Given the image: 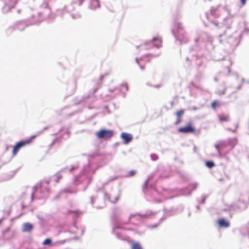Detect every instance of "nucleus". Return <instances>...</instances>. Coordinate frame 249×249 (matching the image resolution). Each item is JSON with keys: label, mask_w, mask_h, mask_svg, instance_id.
<instances>
[{"label": "nucleus", "mask_w": 249, "mask_h": 249, "mask_svg": "<svg viewBox=\"0 0 249 249\" xmlns=\"http://www.w3.org/2000/svg\"><path fill=\"white\" fill-rule=\"evenodd\" d=\"M36 136V135H34L27 139L24 140L17 142L16 144L13 147L12 151L13 155L16 156L21 148L30 144L32 142L33 140L35 139Z\"/></svg>", "instance_id": "f257e3e1"}, {"label": "nucleus", "mask_w": 249, "mask_h": 249, "mask_svg": "<svg viewBox=\"0 0 249 249\" xmlns=\"http://www.w3.org/2000/svg\"><path fill=\"white\" fill-rule=\"evenodd\" d=\"M96 136L99 139H108L112 137L113 132L110 130L101 129L96 133Z\"/></svg>", "instance_id": "f03ea898"}, {"label": "nucleus", "mask_w": 249, "mask_h": 249, "mask_svg": "<svg viewBox=\"0 0 249 249\" xmlns=\"http://www.w3.org/2000/svg\"><path fill=\"white\" fill-rule=\"evenodd\" d=\"M196 131V129L191 122L189 123L186 126L178 129V132L183 134L194 133Z\"/></svg>", "instance_id": "7ed1b4c3"}, {"label": "nucleus", "mask_w": 249, "mask_h": 249, "mask_svg": "<svg viewBox=\"0 0 249 249\" xmlns=\"http://www.w3.org/2000/svg\"><path fill=\"white\" fill-rule=\"evenodd\" d=\"M149 56H151V55L150 54H146L142 56L140 59H136L137 63H138V64L139 65L140 67L142 70H144L145 68V63L150 62V60L149 58Z\"/></svg>", "instance_id": "20e7f679"}, {"label": "nucleus", "mask_w": 249, "mask_h": 249, "mask_svg": "<svg viewBox=\"0 0 249 249\" xmlns=\"http://www.w3.org/2000/svg\"><path fill=\"white\" fill-rule=\"evenodd\" d=\"M121 137L123 139L124 142L126 144L129 143L132 140V136L131 134L123 132L121 135Z\"/></svg>", "instance_id": "39448f33"}, {"label": "nucleus", "mask_w": 249, "mask_h": 249, "mask_svg": "<svg viewBox=\"0 0 249 249\" xmlns=\"http://www.w3.org/2000/svg\"><path fill=\"white\" fill-rule=\"evenodd\" d=\"M217 224L221 228H228L230 226L229 221L223 218H219L217 220Z\"/></svg>", "instance_id": "423d86ee"}, {"label": "nucleus", "mask_w": 249, "mask_h": 249, "mask_svg": "<svg viewBox=\"0 0 249 249\" xmlns=\"http://www.w3.org/2000/svg\"><path fill=\"white\" fill-rule=\"evenodd\" d=\"M152 42L157 48H160L162 45L161 38L159 37H154L152 39Z\"/></svg>", "instance_id": "0eeeda50"}, {"label": "nucleus", "mask_w": 249, "mask_h": 249, "mask_svg": "<svg viewBox=\"0 0 249 249\" xmlns=\"http://www.w3.org/2000/svg\"><path fill=\"white\" fill-rule=\"evenodd\" d=\"M218 118L219 120L221 122H228L229 120V115L225 114V113H222V114H219L218 115Z\"/></svg>", "instance_id": "6e6552de"}, {"label": "nucleus", "mask_w": 249, "mask_h": 249, "mask_svg": "<svg viewBox=\"0 0 249 249\" xmlns=\"http://www.w3.org/2000/svg\"><path fill=\"white\" fill-rule=\"evenodd\" d=\"M33 228V226L32 224L27 223H25L23 226V231L24 232L30 231Z\"/></svg>", "instance_id": "1a4fd4ad"}, {"label": "nucleus", "mask_w": 249, "mask_h": 249, "mask_svg": "<svg viewBox=\"0 0 249 249\" xmlns=\"http://www.w3.org/2000/svg\"><path fill=\"white\" fill-rule=\"evenodd\" d=\"M220 106V102L218 100H214L211 104V107L214 109H215L216 107H219Z\"/></svg>", "instance_id": "9d476101"}, {"label": "nucleus", "mask_w": 249, "mask_h": 249, "mask_svg": "<svg viewBox=\"0 0 249 249\" xmlns=\"http://www.w3.org/2000/svg\"><path fill=\"white\" fill-rule=\"evenodd\" d=\"M132 249H142L141 245L137 242H133L132 243Z\"/></svg>", "instance_id": "9b49d317"}, {"label": "nucleus", "mask_w": 249, "mask_h": 249, "mask_svg": "<svg viewBox=\"0 0 249 249\" xmlns=\"http://www.w3.org/2000/svg\"><path fill=\"white\" fill-rule=\"evenodd\" d=\"M225 146V144L224 143H220L215 145V147L219 153H220L221 149Z\"/></svg>", "instance_id": "f8f14e48"}, {"label": "nucleus", "mask_w": 249, "mask_h": 249, "mask_svg": "<svg viewBox=\"0 0 249 249\" xmlns=\"http://www.w3.org/2000/svg\"><path fill=\"white\" fill-rule=\"evenodd\" d=\"M184 110L180 109L176 112V114L178 118H181V116L184 114Z\"/></svg>", "instance_id": "ddd939ff"}, {"label": "nucleus", "mask_w": 249, "mask_h": 249, "mask_svg": "<svg viewBox=\"0 0 249 249\" xmlns=\"http://www.w3.org/2000/svg\"><path fill=\"white\" fill-rule=\"evenodd\" d=\"M121 90L122 91L128 90V86L127 83H123L121 86Z\"/></svg>", "instance_id": "4468645a"}, {"label": "nucleus", "mask_w": 249, "mask_h": 249, "mask_svg": "<svg viewBox=\"0 0 249 249\" xmlns=\"http://www.w3.org/2000/svg\"><path fill=\"white\" fill-rule=\"evenodd\" d=\"M206 166L210 168H213L214 166V163L212 161H207L206 162Z\"/></svg>", "instance_id": "2eb2a0df"}, {"label": "nucleus", "mask_w": 249, "mask_h": 249, "mask_svg": "<svg viewBox=\"0 0 249 249\" xmlns=\"http://www.w3.org/2000/svg\"><path fill=\"white\" fill-rule=\"evenodd\" d=\"M52 243V240L50 238L46 239L43 242V245H50Z\"/></svg>", "instance_id": "dca6fc26"}, {"label": "nucleus", "mask_w": 249, "mask_h": 249, "mask_svg": "<svg viewBox=\"0 0 249 249\" xmlns=\"http://www.w3.org/2000/svg\"><path fill=\"white\" fill-rule=\"evenodd\" d=\"M136 174V171H135V170H131V171H130L128 173L127 176V177H132V176H134Z\"/></svg>", "instance_id": "f3484780"}, {"label": "nucleus", "mask_w": 249, "mask_h": 249, "mask_svg": "<svg viewBox=\"0 0 249 249\" xmlns=\"http://www.w3.org/2000/svg\"><path fill=\"white\" fill-rule=\"evenodd\" d=\"M56 182H58L60 179L62 178V176L58 174L56 175Z\"/></svg>", "instance_id": "a211bd4d"}, {"label": "nucleus", "mask_w": 249, "mask_h": 249, "mask_svg": "<svg viewBox=\"0 0 249 249\" xmlns=\"http://www.w3.org/2000/svg\"><path fill=\"white\" fill-rule=\"evenodd\" d=\"M242 6L245 5L247 3V0H240Z\"/></svg>", "instance_id": "6ab92c4d"}, {"label": "nucleus", "mask_w": 249, "mask_h": 249, "mask_svg": "<svg viewBox=\"0 0 249 249\" xmlns=\"http://www.w3.org/2000/svg\"><path fill=\"white\" fill-rule=\"evenodd\" d=\"M181 121V118H178V120L177 121V122H176V124H178L179 123H180V122Z\"/></svg>", "instance_id": "aec40b11"}, {"label": "nucleus", "mask_w": 249, "mask_h": 249, "mask_svg": "<svg viewBox=\"0 0 249 249\" xmlns=\"http://www.w3.org/2000/svg\"><path fill=\"white\" fill-rule=\"evenodd\" d=\"M155 157H154V159H158V157H157V156H155Z\"/></svg>", "instance_id": "412c9836"}, {"label": "nucleus", "mask_w": 249, "mask_h": 249, "mask_svg": "<svg viewBox=\"0 0 249 249\" xmlns=\"http://www.w3.org/2000/svg\"><path fill=\"white\" fill-rule=\"evenodd\" d=\"M155 157H154V159H158V157H157V156H155Z\"/></svg>", "instance_id": "4be33fe9"}, {"label": "nucleus", "mask_w": 249, "mask_h": 249, "mask_svg": "<svg viewBox=\"0 0 249 249\" xmlns=\"http://www.w3.org/2000/svg\"><path fill=\"white\" fill-rule=\"evenodd\" d=\"M224 93H225V91H223L222 92V94H224Z\"/></svg>", "instance_id": "5701e85b"}]
</instances>
